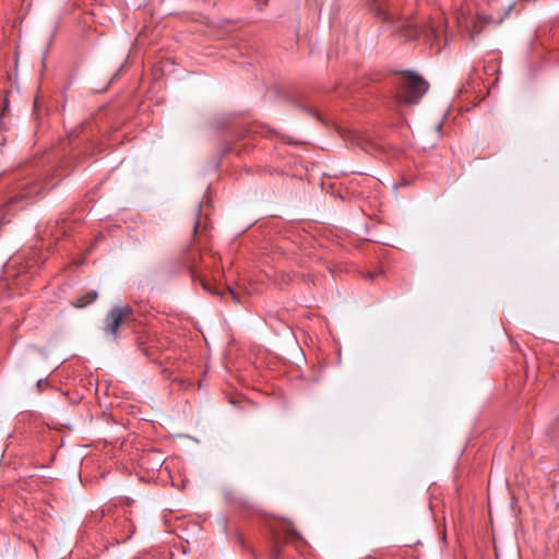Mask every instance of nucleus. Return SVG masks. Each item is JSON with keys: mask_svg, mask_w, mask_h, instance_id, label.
Returning <instances> with one entry per match:
<instances>
[{"mask_svg": "<svg viewBox=\"0 0 559 559\" xmlns=\"http://www.w3.org/2000/svg\"><path fill=\"white\" fill-rule=\"evenodd\" d=\"M48 188L41 180H32L28 182L20 183L16 187V192L10 199V203H17L24 199H33L45 194Z\"/></svg>", "mask_w": 559, "mask_h": 559, "instance_id": "obj_3", "label": "nucleus"}, {"mask_svg": "<svg viewBox=\"0 0 559 559\" xmlns=\"http://www.w3.org/2000/svg\"><path fill=\"white\" fill-rule=\"evenodd\" d=\"M202 286L204 287V289H206V290L211 292L212 294H216V293H217V292H215V290H212V289L210 288V286H209L206 283H204V282H202Z\"/></svg>", "mask_w": 559, "mask_h": 559, "instance_id": "obj_10", "label": "nucleus"}, {"mask_svg": "<svg viewBox=\"0 0 559 559\" xmlns=\"http://www.w3.org/2000/svg\"><path fill=\"white\" fill-rule=\"evenodd\" d=\"M194 255V252H188V255ZM190 260L194 261V257H192Z\"/></svg>", "mask_w": 559, "mask_h": 559, "instance_id": "obj_13", "label": "nucleus"}, {"mask_svg": "<svg viewBox=\"0 0 559 559\" xmlns=\"http://www.w3.org/2000/svg\"><path fill=\"white\" fill-rule=\"evenodd\" d=\"M98 295L95 290H91L86 293L85 295L79 297L75 301L72 302V305L75 308H84L91 304H93L97 299Z\"/></svg>", "mask_w": 559, "mask_h": 559, "instance_id": "obj_6", "label": "nucleus"}, {"mask_svg": "<svg viewBox=\"0 0 559 559\" xmlns=\"http://www.w3.org/2000/svg\"><path fill=\"white\" fill-rule=\"evenodd\" d=\"M228 294L233 297V299L236 302H239V295L235 290H233L231 288H228Z\"/></svg>", "mask_w": 559, "mask_h": 559, "instance_id": "obj_8", "label": "nucleus"}, {"mask_svg": "<svg viewBox=\"0 0 559 559\" xmlns=\"http://www.w3.org/2000/svg\"><path fill=\"white\" fill-rule=\"evenodd\" d=\"M273 534H274L273 538H274V558L275 559L280 558V556H281L280 545H278L280 539H281V536H280L281 534L284 535V538L287 542L301 539V535L299 534V532L296 531L293 523L289 521H286V520L278 523V528H276Z\"/></svg>", "mask_w": 559, "mask_h": 559, "instance_id": "obj_4", "label": "nucleus"}, {"mask_svg": "<svg viewBox=\"0 0 559 559\" xmlns=\"http://www.w3.org/2000/svg\"><path fill=\"white\" fill-rule=\"evenodd\" d=\"M282 278H283V281H285L286 283H288V281H289V275L283 274V275H282Z\"/></svg>", "mask_w": 559, "mask_h": 559, "instance_id": "obj_11", "label": "nucleus"}, {"mask_svg": "<svg viewBox=\"0 0 559 559\" xmlns=\"http://www.w3.org/2000/svg\"><path fill=\"white\" fill-rule=\"evenodd\" d=\"M133 316V310L130 306H115L112 307L104 320V332L112 340L118 337L119 328Z\"/></svg>", "mask_w": 559, "mask_h": 559, "instance_id": "obj_2", "label": "nucleus"}, {"mask_svg": "<svg viewBox=\"0 0 559 559\" xmlns=\"http://www.w3.org/2000/svg\"><path fill=\"white\" fill-rule=\"evenodd\" d=\"M199 226H200V219L199 217L197 216L195 221H194V224H193V235L195 236L197 233H198V229H199Z\"/></svg>", "mask_w": 559, "mask_h": 559, "instance_id": "obj_9", "label": "nucleus"}, {"mask_svg": "<svg viewBox=\"0 0 559 559\" xmlns=\"http://www.w3.org/2000/svg\"><path fill=\"white\" fill-rule=\"evenodd\" d=\"M413 37H416L417 36V32L416 31H412V35Z\"/></svg>", "mask_w": 559, "mask_h": 559, "instance_id": "obj_12", "label": "nucleus"}, {"mask_svg": "<svg viewBox=\"0 0 559 559\" xmlns=\"http://www.w3.org/2000/svg\"><path fill=\"white\" fill-rule=\"evenodd\" d=\"M368 276H369L370 278H373V277H374V274L369 273V274H368Z\"/></svg>", "mask_w": 559, "mask_h": 559, "instance_id": "obj_14", "label": "nucleus"}, {"mask_svg": "<svg viewBox=\"0 0 559 559\" xmlns=\"http://www.w3.org/2000/svg\"><path fill=\"white\" fill-rule=\"evenodd\" d=\"M373 11L383 22H394L395 11L391 10L386 0H373Z\"/></svg>", "mask_w": 559, "mask_h": 559, "instance_id": "obj_5", "label": "nucleus"}, {"mask_svg": "<svg viewBox=\"0 0 559 559\" xmlns=\"http://www.w3.org/2000/svg\"><path fill=\"white\" fill-rule=\"evenodd\" d=\"M429 84L421 76L412 71L404 72L399 80L396 100L404 105H414L428 91Z\"/></svg>", "mask_w": 559, "mask_h": 559, "instance_id": "obj_1", "label": "nucleus"}, {"mask_svg": "<svg viewBox=\"0 0 559 559\" xmlns=\"http://www.w3.org/2000/svg\"><path fill=\"white\" fill-rule=\"evenodd\" d=\"M186 263L188 264L189 271L191 273V276L194 277L195 274V263L194 261L190 260L189 257L186 258Z\"/></svg>", "mask_w": 559, "mask_h": 559, "instance_id": "obj_7", "label": "nucleus"}]
</instances>
